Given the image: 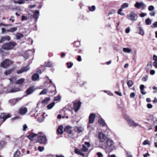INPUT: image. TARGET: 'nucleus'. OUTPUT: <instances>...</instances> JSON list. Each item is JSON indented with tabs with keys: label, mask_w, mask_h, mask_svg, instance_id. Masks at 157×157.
I'll return each instance as SVG.
<instances>
[{
	"label": "nucleus",
	"mask_w": 157,
	"mask_h": 157,
	"mask_svg": "<svg viewBox=\"0 0 157 157\" xmlns=\"http://www.w3.org/2000/svg\"><path fill=\"white\" fill-rule=\"evenodd\" d=\"M130 30V27H128L125 29V33H129Z\"/></svg>",
	"instance_id": "nucleus-51"
},
{
	"label": "nucleus",
	"mask_w": 157,
	"mask_h": 157,
	"mask_svg": "<svg viewBox=\"0 0 157 157\" xmlns=\"http://www.w3.org/2000/svg\"><path fill=\"white\" fill-rule=\"evenodd\" d=\"M57 132L58 133L62 134L63 133V127L62 126L59 127L57 129Z\"/></svg>",
	"instance_id": "nucleus-22"
},
{
	"label": "nucleus",
	"mask_w": 157,
	"mask_h": 157,
	"mask_svg": "<svg viewBox=\"0 0 157 157\" xmlns=\"http://www.w3.org/2000/svg\"><path fill=\"white\" fill-rule=\"evenodd\" d=\"M96 9L95 7L94 6H92L91 7H89V9L90 11H93L95 10Z\"/></svg>",
	"instance_id": "nucleus-40"
},
{
	"label": "nucleus",
	"mask_w": 157,
	"mask_h": 157,
	"mask_svg": "<svg viewBox=\"0 0 157 157\" xmlns=\"http://www.w3.org/2000/svg\"><path fill=\"white\" fill-rule=\"evenodd\" d=\"M140 90H144V86L143 85H141L140 86Z\"/></svg>",
	"instance_id": "nucleus-58"
},
{
	"label": "nucleus",
	"mask_w": 157,
	"mask_h": 157,
	"mask_svg": "<svg viewBox=\"0 0 157 157\" xmlns=\"http://www.w3.org/2000/svg\"><path fill=\"white\" fill-rule=\"evenodd\" d=\"M151 62H149L148 63L146 67V69L147 70H149L151 67Z\"/></svg>",
	"instance_id": "nucleus-42"
},
{
	"label": "nucleus",
	"mask_w": 157,
	"mask_h": 157,
	"mask_svg": "<svg viewBox=\"0 0 157 157\" xmlns=\"http://www.w3.org/2000/svg\"><path fill=\"white\" fill-rule=\"evenodd\" d=\"M116 13V10H112L109 11V14H113Z\"/></svg>",
	"instance_id": "nucleus-46"
},
{
	"label": "nucleus",
	"mask_w": 157,
	"mask_h": 157,
	"mask_svg": "<svg viewBox=\"0 0 157 157\" xmlns=\"http://www.w3.org/2000/svg\"><path fill=\"white\" fill-rule=\"evenodd\" d=\"M97 155L98 157H102L103 156V155L102 153L100 152H97Z\"/></svg>",
	"instance_id": "nucleus-52"
},
{
	"label": "nucleus",
	"mask_w": 157,
	"mask_h": 157,
	"mask_svg": "<svg viewBox=\"0 0 157 157\" xmlns=\"http://www.w3.org/2000/svg\"><path fill=\"white\" fill-rule=\"evenodd\" d=\"M24 37V35L22 33H18L16 35V37L17 40H19Z\"/></svg>",
	"instance_id": "nucleus-20"
},
{
	"label": "nucleus",
	"mask_w": 157,
	"mask_h": 157,
	"mask_svg": "<svg viewBox=\"0 0 157 157\" xmlns=\"http://www.w3.org/2000/svg\"><path fill=\"white\" fill-rule=\"evenodd\" d=\"M147 107L149 109H151L152 108L153 105L150 103H148L147 105Z\"/></svg>",
	"instance_id": "nucleus-53"
},
{
	"label": "nucleus",
	"mask_w": 157,
	"mask_h": 157,
	"mask_svg": "<svg viewBox=\"0 0 157 157\" xmlns=\"http://www.w3.org/2000/svg\"><path fill=\"white\" fill-rule=\"evenodd\" d=\"M28 66L22 68L17 71V73L18 74H21L23 72H25L29 70Z\"/></svg>",
	"instance_id": "nucleus-16"
},
{
	"label": "nucleus",
	"mask_w": 157,
	"mask_h": 157,
	"mask_svg": "<svg viewBox=\"0 0 157 157\" xmlns=\"http://www.w3.org/2000/svg\"><path fill=\"white\" fill-rule=\"evenodd\" d=\"M153 65L155 68H157V62H154L153 63Z\"/></svg>",
	"instance_id": "nucleus-61"
},
{
	"label": "nucleus",
	"mask_w": 157,
	"mask_h": 157,
	"mask_svg": "<svg viewBox=\"0 0 157 157\" xmlns=\"http://www.w3.org/2000/svg\"><path fill=\"white\" fill-rule=\"evenodd\" d=\"M55 104V102H52L50 104L47 106V108L48 109H51L54 105Z\"/></svg>",
	"instance_id": "nucleus-32"
},
{
	"label": "nucleus",
	"mask_w": 157,
	"mask_h": 157,
	"mask_svg": "<svg viewBox=\"0 0 157 157\" xmlns=\"http://www.w3.org/2000/svg\"><path fill=\"white\" fill-rule=\"evenodd\" d=\"M85 145H82V147L80 149L75 148V153L83 156H85V155L82 153V151L83 152H87L88 150V148L90 147V143L88 142H85Z\"/></svg>",
	"instance_id": "nucleus-1"
},
{
	"label": "nucleus",
	"mask_w": 157,
	"mask_h": 157,
	"mask_svg": "<svg viewBox=\"0 0 157 157\" xmlns=\"http://www.w3.org/2000/svg\"><path fill=\"white\" fill-rule=\"evenodd\" d=\"M13 63V61L9 59H6L2 62L1 64V67L6 68L8 66L11 65Z\"/></svg>",
	"instance_id": "nucleus-5"
},
{
	"label": "nucleus",
	"mask_w": 157,
	"mask_h": 157,
	"mask_svg": "<svg viewBox=\"0 0 157 157\" xmlns=\"http://www.w3.org/2000/svg\"><path fill=\"white\" fill-rule=\"evenodd\" d=\"M129 6L128 4L127 3H124L123 4L121 7V8L122 10L128 7Z\"/></svg>",
	"instance_id": "nucleus-27"
},
{
	"label": "nucleus",
	"mask_w": 157,
	"mask_h": 157,
	"mask_svg": "<svg viewBox=\"0 0 157 157\" xmlns=\"http://www.w3.org/2000/svg\"><path fill=\"white\" fill-rule=\"evenodd\" d=\"M138 17L137 15L133 12H131L126 17L127 19L132 21H136L138 18Z\"/></svg>",
	"instance_id": "nucleus-3"
},
{
	"label": "nucleus",
	"mask_w": 157,
	"mask_h": 157,
	"mask_svg": "<svg viewBox=\"0 0 157 157\" xmlns=\"http://www.w3.org/2000/svg\"><path fill=\"white\" fill-rule=\"evenodd\" d=\"M115 92L116 94L120 96H121L122 95L121 93L119 91H115Z\"/></svg>",
	"instance_id": "nucleus-56"
},
{
	"label": "nucleus",
	"mask_w": 157,
	"mask_h": 157,
	"mask_svg": "<svg viewBox=\"0 0 157 157\" xmlns=\"http://www.w3.org/2000/svg\"><path fill=\"white\" fill-rule=\"evenodd\" d=\"M98 138L101 142H104L106 140V137L105 134L102 132H99L98 135Z\"/></svg>",
	"instance_id": "nucleus-7"
},
{
	"label": "nucleus",
	"mask_w": 157,
	"mask_h": 157,
	"mask_svg": "<svg viewBox=\"0 0 157 157\" xmlns=\"http://www.w3.org/2000/svg\"><path fill=\"white\" fill-rule=\"evenodd\" d=\"M145 22L146 25H149L151 23V21L149 18H147L146 19Z\"/></svg>",
	"instance_id": "nucleus-34"
},
{
	"label": "nucleus",
	"mask_w": 157,
	"mask_h": 157,
	"mask_svg": "<svg viewBox=\"0 0 157 157\" xmlns=\"http://www.w3.org/2000/svg\"><path fill=\"white\" fill-rule=\"evenodd\" d=\"M127 84L128 87H130L133 85L132 81L131 80H129L127 82Z\"/></svg>",
	"instance_id": "nucleus-38"
},
{
	"label": "nucleus",
	"mask_w": 157,
	"mask_h": 157,
	"mask_svg": "<svg viewBox=\"0 0 157 157\" xmlns=\"http://www.w3.org/2000/svg\"><path fill=\"white\" fill-rule=\"evenodd\" d=\"M124 117L125 119L131 125L134 126H136L138 125L137 123H136L133 119L128 115H125Z\"/></svg>",
	"instance_id": "nucleus-6"
},
{
	"label": "nucleus",
	"mask_w": 157,
	"mask_h": 157,
	"mask_svg": "<svg viewBox=\"0 0 157 157\" xmlns=\"http://www.w3.org/2000/svg\"><path fill=\"white\" fill-rule=\"evenodd\" d=\"M38 142L41 144H45L46 143L47 139L45 136H39L38 138Z\"/></svg>",
	"instance_id": "nucleus-8"
},
{
	"label": "nucleus",
	"mask_w": 157,
	"mask_h": 157,
	"mask_svg": "<svg viewBox=\"0 0 157 157\" xmlns=\"http://www.w3.org/2000/svg\"><path fill=\"white\" fill-rule=\"evenodd\" d=\"M17 30V27H12L7 30L5 29L4 28H2V33H4L5 32H13L16 31Z\"/></svg>",
	"instance_id": "nucleus-12"
},
{
	"label": "nucleus",
	"mask_w": 157,
	"mask_h": 157,
	"mask_svg": "<svg viewBox=\"0 0 157 157\" xmlns=\"http://www.w3.org/2000/svg\"><path fill=\"white\" fill-rule=\"evenodd\" d=\"M38 150L40 152L43 151L44 150V148L43 147L39 146Z\"/></svg>",
	"instance_id": "nucleus-48"
},
{
	"label": "nucleus",
	"mask_w": 157,
	"mask_h": 157,
	"mask_svg": "<svg viewBox=\"0 0 157 157\" xmlns=\"http://www.w3.org/2000/svg\"><path fill=\"white\" fill-rule=\"evenodd\" d=\"M39 76L37 74H34L32 77V79L33 81H36L39 79Z\"/></svg>",
	"instance_id": "nucleus-25"
},
{
	"label": "nucleus",
	"mask_w": 157,
	"mask_h": 157,
	"mask_svg": "<svg viewBox=\"0 0 157 157\" xmlns=\"http://www.w3.org/2000/svg\"><path fill=\"white\" fill-rule=\"evenodd\" d=\"M135 6L138 9L141 8L142 9H144L146 7V5L143 2H137L135 5Z\"/></svg>",
	"instance_id": "nucleus-9"
},
{
	"label": "nucleus",
	"mask_w": 157,
	"mask_h": 157,
	"mask_svg": "<svg viewBox=\"0 0 157 157\" xmlns=\"http://www.w3.org/2000/svg\"><path fill=\"white\" fill-rule=\"evenodd\" d=\"M138 29L139 31V34L142 35H143L144 34V32L142 30V28L140 27H139Z\"/></svg>",
	"instance_id": "nucleus-33"
},
{
	"label": "nucleus",
	"mask_w": 157,
	"mask_h": 157,
	"mask_svg": "<svg viewBox=\"0 0 157 157\" xmlns=\"http://www.w3.org/2000/svg\"><path fill=\"white\" fill-rule=\"evenodd\" d=\"M135 95V93L134 92L132 93L130 95V97L131 98H133Z\"/></svg>",
	"instance_id": "nucleus-55"
},
{
	"label": "nucleus",
	"mask_w": 157,
	"mask_h": 157,
	"mask_svg": "<svg viewBox=\"0 0 157 157\" xmlns=\"http://www.w3.org/2000/svg\"><path fill=\"white\" fill-rule=\"evenodd\" d=\"M27 128V125L26 124H24L22 126V130L23 131H25Z\"/></svg>",
	"instance_id": "nucleus-43"
},
{
	"label": "nucleus",
	"mask_w": 157,
	"mask_h": 157,
	"mask_svg": "<svg viewBox=\"0 0 157 157\" xmlns=\"http://www.w3.org/2000/svg\"><path fill=\"white\" fill-rule=\"evenodd\" d=\"M50 99L49 98H46L43 101H42V103L43 104H45L48 103Z\"/></svg>",
	"instance_id": "nucleus-35"
},
{
	"label": "nucleus",
	"mask_w": 157,
	"mask_h": 157,
	"mask_svg": "<svg viewBox=\"0 0 157 157\" xmlns=\"http://www.w3.org/2000/svg\"><path fill=\"white\" fill-rule=\"evenodd\" d=\"M39 15V12L37 10L35 11L33 13V17L36 19L38 18Z\"/></svg>",
	"instance_id": "nucleus-24"
},
{
	"label": "nucleus",
	"mask_w": 157,
	"mask_h": 157,
	"mask_svg": "<svg viewBox=\"0 0 157 157\" xmlns=\"http://www.w3.org/2000/svg\"><path fill=\"white\" fill-rule=\"evenodd\" d=\"M149 14L151 16H154L155 15V12L153 11L152 12L150 13Z\"/></svg>",
	"instance_id": "nucleus-63"
},
{
	"label": "nucleus",
	"mask_w": 157,
	"mask_h": 157,
	"mask_svg": "<svg viewBox=\"0 0 157 157\" xmlns=\"http://www.w3.org/2000/svg\"><path fill=\"white\" fill-rule=\"evenodd\" d=\"M27 19V17H26L24 16H22L21 18V20L23 21L24 20H26Z\"/></svg>",
	"instance_id": "nucleus-57"
},
{
	"label": "nucleus",
	"mask_w": 157,
	"mask_h": 157,
	"mask_svg": "<svg viewBox=\"0 0 157 157\" xmlns=\"http://www.w3.org/2000/svg\"><path fill=\"white\" fill-rule=\"evenodd\" d=\"M6 143L4 141H0V148L3 147L6 145Z\"/></svg>",
	"instance_id": "nucleus-41"
},
{
	"label": "nucleus",
	"mask_w": 157,
	"mask_h": 157,
	"mask_svg": "<svg viewBox=\"0 0 157 157\" xmlns=\"http://www.w3.org/2000/svg\"><path fill=\"white\" fill-rule=\"evenodd\" d=\"M34 89L33 87L29 88L27 90V94H30L32 93L34 91Z\"/></svg>",
	"instance_id": "nucleus-23"
},
{
	"label": "nucleus",
	"mask_w": 157,
	"mask_h": 157,
	"mask_svg": "<svg viewBox=\"0 0 157 157\" xmlns=\"http://www.w3.org/2000/svg\"><path fill=\"white\" fill-rule=\"evenodd\" d=\"M153 59L155 61L157 60V56L154 55L153 56Z\"/></svg>",
	"instance_id": "nucleus-64"
},
{
	"label": "nucleus",
	"mask_w": 157,
	"mask_h": 157,
	"mask_svg": "<svg viewBox=\"0 0 157 157\" xmlns=\"http://www.w3.org/2000/svg\"><path fill=\"white\" fill-rule=\"evenodd\" d=\"M123 50L124 52L127 53H129L132 51L131 49L128 48H124Z\"/></svg>",
	"instance_id": "nucleus-29"
},
{
	"label": "nucleus",
	"mask_w": 157,
	"mask_h": 157,
	"mask_svg": "<svg viewBox=\"0 0 157 157\" xmlns=\"http://www.w3.org/2000/svg\"><path fill=\"white\" fill-rule=\"evenodd\" d=\"M37 121L39 122H41L43 121V119L41 118H38L37 119Z\"/></svg>",
	"instance_id": "nucleus-62"
},
{
	"label": "nucleus",
	"mask_w": 157,
	"mask_h": 157,
	"mask_svg": "<svg viewBox=\"0 0 157 157\" xmlns=\"http://www.w3.org/2000/svg\"><path fill=\"white\" fill-rule=\"evenodd\" d=\"M48 92V90L46 89H43L39 94L42 95L46 94Z\"/></svg>",
	"instance_id": "nucleus-36"
},
{
	"label": "nucleus",
	"mask_w": 157,
	"mask_h": 157,
	"mask_svg": "<svg viewBox=\"0 0 157 157\" xmlns=\"http://www.w3.org/2000/svg\"><path fill=\"white\" fill-rule=\"evenodd\" d=\"M45 67H52L53 66V65L52 63L50 62L45 63L44 64Z\"/></svg>",
	"instance_id": "nucleus-30"
},
{
	"label": "nucleus",
	"mask_w": 157,
	"mask_h": 157,
	"mask_svg": "<svg viewBox=\"0 0 157 157\" xmlns=\"http://www.w3.org/2000/svg\"><path fill=\"white\" fill-rule=\"evenodd\" d=\"M122 10L120 8L118 10V11L117 12V13L119 14H120L121 16H124V13L122 12Z\"/></svg>",
	"instance_id": "nucleus-39"
},
{
	"label": "nucleus",
	"mask_w": 157,
	"mask_h": 157,
	"mask_svg": "<svg viewBox=\"0 0 157 157\" xmlns=\"http://www.w3.org/2000/svg\"><path fill=\"white\" fill-rule=\"evenodd\" d=\"M10 36H6L3 37H0V43L4 42L5 40L9 41L10 40Z\"/></svg>",
	"instance_id": "nucleus-15"
},
{
	"label": "nucleus",
	"mask_w": 157,
	"mask_h": 157,
	"mask_svg": "<svg viewBox=\"0 0 157 157\" xmlns=\"http://www.w3.org/2000/svg\"><path fill=\"white\" fill-rule=\"evenodd\" d=\"M75 132L78 133H80L82 132L83 130V128L82 127H75Z\"/></svg>",
	"instance_id": "nucleus-18"
},
{
	"label": "nucleus",
	"mask_w": 157,
	"mask_h": 157,
	"mask_svg": "<svg viewBox=\"0 0 157 157\" xmlns=\"http://www.w3.org/2000/svg\"><path fill=\"white\" fill-rule=\"evenodd\" d=\"M28 112V109L25 107L23 106L20 108L19 113L22 115H25Z\"/></svg>",
	"instance_id": "nucleus-10"
},
{
	"label": "nucleus",
	"mask_w": 157,
	"mask_h": 157,
	"mask_svg": "<svg viewBox=\"0 0 157 157\" xmlns=\"http://www.w3.org/2000/svg\"><path fill=\"white\" fill-rule=\"evenodd\" d=\"M37 136V135L36 134L32 133L30 135L28 136V138L30 140H33V139Z\"/></svg>",
	"instance_id": "nucleus-26"
},
{
	"label": "nucleus",
	"mask_w": 157,
	"mask_h": 157,
	"mask_svg": "<svg viewBox=\"0 0 157 157\" xmlns=\"http://www.w3.org/2000/svg\"><path fill=\"white\" fill-rule=\"evenodd\" d=\"M81 104V103L80 102H77L74 103V107L75 108V111L76 112L79 109Z\"/></svg>",
	"instance_id": "nucleus-14"
},
{
	"label": "nucleus",
	"mask_w": 157,
	"mask_h": 157,
	"mask_svg": "<svg viewBox=\"0 0 157 157\" xmlns=\"http://www.w3.org/2000/svg\"><path fill=\"white\" fill-rule=\"evenodd\" d=\"M60 99V96H57L55 98L54 101H58Z\"/></svg>",
	"instance_id": "nucleus-59"
},
{
	"label": "nucleus",
	"mask_w": 157,
	"mask_h": 157,
	"mask_svg": "<svg viewBox=\"0 0 157 157\" xmlns=\"http://www.w3.org/2000/svg\"><path fill=\"white\" fill-rule=\"evenodd\" d=\"M20 154V151L17 150L14 152L13 154V157H19Z\"/></svg>",
	"instance_id": "nucleus-28"
},
{
	"label": "nucleus",
	"mask_w": 157,
	"mask_h": 157,
	"mask_svg": "<svg viewBox=\"0 0 157 157\" xmlns=\"http://www.w3.org/2000/svg\"><path fill=\"white\" fill-rule=\"evenodd\" d=\"M67 64L68 68H71L73 65V63L71 62L67 63Z\"/></svg>",
	"instance_id": "nucleus-44"
},
{
	"label": "nucleus",
	"mask_w": 157,
	"mask_h": 157,
	"mask_svg": "<svg viewBox=\"0 0 157 157\" xmlns=\"http://www.w3.org/2000/svg\"><path fill=\"white\" fill-rule=\"evenodd\" d=\"M12 71V70H7L5 72V73L6 75H8L11 73Z\"/></svg>",
	"instance_id": "nucleus-50"
},
{
	"label": "nucleus",
	"mask_w": 157,
	"mask_h": 157,
	"mask_svg": "<svg viewBox=\"0 0 157 157\" xmlns=\"http://www.w3.org/2000/svg\"><path fill=\"white\" fill-rule=\"evenodd\" d=\"M98 122L102 126L105 127V126L106 128H107V126L106 125V124L104 122V121L103 119H101Z\"/></svg>",
	"instance_id": "nucleus-21"
},
{
	"label": "nucleus",
	"mask_w": 157,
	"mask_h": 157,
	"mask_svg": "<svg viewBox=\"0 0 157 157\" xmlns=\"http://www.w3.org/2000/svg\"><path fill=\"white\" fill-rule=\"evenodd\" d=\"M155 71L152 70L150 71V73L151 75H153L155 74Z\"/></svg>",
	"instance_id": "nucleus-60"
},
{
	"label": "nucleus",
	"mask_w": 157,
	"mask_h": 157,
	"mask_svg": "<svg viewBox=\"0 0 157 157\" xmlns=\"http://www.w3.org/2000/svg\"><path fill=\"white\" fill-rule=\"evenodd\" d=\"M147 77L146 76H144L142 78V80L144 82H146L147 80Z\"/></svg>",
	"instance_id": "nucleus-47"
},
{
	"label": "nucleus",
	"mask_w": 157,
	"mask_h": 157,
	"mask_svg": "<svg viewBox=\"0 0 157 157\" xmlns=\"http://www.w3.org/2000/svg\"><path fill=\"white\" fill-rule=\"evenodd\" d=\"M143 145H150V142L147 140H145L143 143Z\"/></svg>",
	"instance_id": "nucleus-37"
},
{
	"label": "nucleus",
	"mask_w": 157,
	"mask_h": 157,
	"mask_svg": "<svg viewBox=\"0 0 157 157\" xmlns=\"http://www.w3.org/2000/svg\"><path fill=\"white\" fill-rule=\"evenodd\" d=\"M21 99V98H16L9 100L8 102L12 105H14L17 103L19 102Z\"/></svg>",
	"instance_id": "nucleus-11"
},
{
	"label": "nucleus",
	"mask_w": 157,
	"mask_h": 157,
	"mask_svg": "<svg viewBox=\"0 0 157 157\" xmlns=\"http://www.w3.org/2000/svg\"><path fill=\"white\" fill-rule=\"evenodd\" d=\"M105 146L106 148L112 151L114 148V143L113 141L110 139H107L105 143Z\"/></svg>",
	"instance_id": "nucleus-2"
},
{
	"label": "nucleus",
	"mask_w": 157,
	"mask_h": 157,
	"mask_svg": "<svg viewBox=\"0 0 157 157\" xmlns=\"http://www.w3.org/2000/svg\"><path fill=\"white\" fill-rule=\"evenodd\" d=\"M24 81V79L23 78H21L18 80L16 82V84H18L19 85H21L22 84Z\"/></svg>",
	"instance_id": "nucleus-31"
},
{
	"label": "nucleus",
	"mask_w": 157,
	"mask_h": 157,
	"mask_svg": "<svg viewBox=\"0 0 157 157\" xmlns=\"http://www.w3.org/2000/svg\"><path fill=\"white\" fill-rule=\"evenodd\" d=\"M20 90V89L18 88H13L11 89L10 90L8 91V93H14Z\"/></svg>",
	"instance_id": "nucleus-19"
},
{
	"label": "nucleus",
	"mask_w": 157,
	"mask_h": 157,
	"mask_svg": "<svg viewBox=\"0 0 157 157\" xmlns=\"http://www.w3.org/2000/svg\"><path fill=\"white\" fill-rule=\"evenodd\" d=\"M151 27L152 28H154L155 27H157V22H155L154 23L152 24L151 26Z\"/></svg>",
	"instance_id": "nucleus-45"
},
{
	"label": "nucleus",
	"mask_w": 157,
	"mask_h": 157,
	"mask_svg": "<svg viewBox=\"0 0 157 157\" xmlns=\"http://www.w3.org/2000/svg\"><path fill=\"white\" fill-rule=\"evenodd\" d=\"M71 127L68 126H66L64 129L65 131L68 133L69 134H71L72 132V130L71 129Z\"/></svg>",
	"instance_id": "nucleus-17"
},
{
	"label": "nucleus",
	"mask_w": 157,
	"mask_h": 157,
	"mask_svg": "<svg viewBox=\"0 0 157 157\" xmlns=\"http://www.w3.org/2000/svg\"><path fill=\"white\" fill-rule=\"evenodd\" d=\"M154 9V7L153 6H150L148 8V10L149 11H152Z\"/></svg>",
	"instance_id": "nucleus-49"
},
{
	"label": "nucleus",
	"mask_w": 157,
	"mask_h": 157,
	"mask_svg": "<svg viewBox=\"0 0 157 157\" xmlns=\"http://www.w3.org/2000/svg\"><path fill=\"white\" fill-rule=\"evenodd\" d=\"M16 44L14 42H11L9 43H6L2 46V48L10 50L12 49Z\"/></svg>",
	"instance_id": "nucleus-4"
},
{
	"label": "nucleus",
	"mask_w": 157,
	"mask_h": 157,
	"mask_svg": "<svg viewBox=\"0 0 157 157\" xmlns=\"http://www.w3.org/2000/svg\"><path fill=\"white\" fill-rule=\"evenodd\" d=\"M147 15V14L146 13H142L140 14V16L142 17H144Z\"/></svg>",
	"instance_id": "nucleus-54"
},
{
	"label": "nucleus",
	"mask_w": 157,
	"mask_h": 157,
	"mask_svg": "<svg viewBox=\"0 0 157 157\" xmlns=\"http://www.w3.org/2000/svg\"><path fill=\"white\" fill-rule=\"evenodd\" d=\"M95 114L94 113H91L90 114L89 117V123H92L94 122L95 117Z\"/></svg>",
	"instance_id": "nucleus-13"
}]
</instances>
